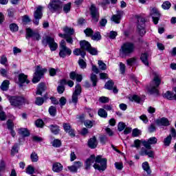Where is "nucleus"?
Returning <instances> with one entry per match:
<instances>
[{
    "mask_svg": "<svg viewBox=\"0 0 176 176\" xmlns=\"http://www.w3.org/2000/svg\"><path fill=\"white\" fill-rule=\"evenodd\" d=\"M93 167L95 170H98V171H105L107 170V158H102V156L98 155L96 157L95 155H91L89 158H87L85 162V170H90L91 168V165L93 163Z\"/></svg>",
    "mask_w": 176,
    "mask_h": 176,
    "instance_id": "nucleus-1",
    "label": "nucleus"
},
{
    "mask_svg": "<svg viewBox=\"0 0 176 176\" xmlns=\"http://www.w3.org/2000/svg\"><path fill=\"white\" fill-rule=\"evenodd\" d=\"M157 144V138L156 137H151L147 140H142V144L143 146L140 150V155L141 156H148V157H151V159L155 158V151H151L152 146L156 145Z\"/></svg>",
    "mask_w": 176,
    "mask_h": 176,
    "instance_id": "nucleus-2",
    "label": "nucleus"
},
{
    "mask_svg": "<svg viewBox=\"0 0 176 176\" xmlns=\"http://www.w3.org/2000/svg\"><path fill=\"white\" fill-rule=\"evenodd\" d=\"M153 75V80L150 84V86L146 87V89L150 94H159L157 87H159L160 83H162V77L160 76V74L156 72H154Z\"/></svg>",
    "mask_w": 176,
    "mask_h": 176,
    "instance_id": "nucleus-3",
    "label": "nucleus"
},
{
    "mask_svg": "<svg viewBox=\"0 0 176 176\" xmlns=\"http://www.w3.org/2000/svg\"><path fill=\"white\" fill-rule=\"evenodd\" d=\"M135 50V45L131 42H126L122 44L121 48L120 49V55L121 57H126V56H130L133 54Z\"/></svg>",
    "mask_w": 176,
    "mask_h": 176,
    "instance_id": "nucleus-4",
    "label": "nucleus"
},
{
    "mask_svg": "<svg viewBox=\"0 0 176 176\" xmlns=\"http://www.w3.org/2000/svg\"><path fill=\"white\" fill-rule=\"evenodd\" d=\"M8 100L10 101V104L12 107H14L15 108H21L24 104H25V98L23 96H8Z\"/></svg>",
    "mask_w": 176,
    "mask_h": 176,
    "instance_id": "nucleus-5",
    "label": "nucleus"
},
{
    "mask_svg": "<svg viewBox=\"0 0 176 176\" xmlns=\"http://www.w3.org/2000/svg\"><path fill=\"white\" fill-rule=\"evenodd\" d=\"M48 9L52 13L60 14L63 12V3L60 0H51L48 4Z\"/></svg>",
    "mask_w": 176,
    "mask_h": 176,
    "instance_id": "nucleus-6",
    "label": "nucleus"
},
{
    "mask_svg": "<svg viewBox=\"0 0 176 176\" xmlns=\"http://www.w3.org/2000/svg\"><path fill=\"white\" fill-rule=\"evenodd\" d=\"M42 44L44 46H49L51 52H56L57 50V47H58V44L56 43L54 41V38L50 36H46L45 37L43 38Z\"/></svg>",
    "mask_w": 176,
    "mask_h": 176,
    "instance_id": "nucleus-7",
    "label": "nucleus"
},
{
    "mask_svg": "<svg viewBox=\"0 0 176 176\" xmlns=\"http://www.w3.org/2000/svg\"><path fill=\"white\" fill-rule=\"evenodd\" d=\"M59 57L61 58H65L66 56H70L72 54V50L67 47V43L65 40H62L59 45Z\"/></svg>",
    "mask_w": 176,
    "mask_h": 176,
    "instance_id": "nucleus-8",
    "label": "nucleus"
},
{
    "mask_svg": "<svg viewBox=\"0 0 176 176\" xmlns=\"http://www.w3.org/2000/svg\"><path fill=\"white\" fill-rule=\"evenodd\" d=\"M46 72H47V69L42 68L40 65H37L32 79V82L38 83Z\"/></svg>",
    "mask_w": 176,
    "mask_h": 176,
    "instance_id": "nucleus-9",
    "label": "nucleus"
},
{
    "mask_svg": "<svg viewBox=\"0 0 176 176\" xmlns=\"http://www.w3.org/2000/svg\"><path fill=\"white\" fill-rule=\"evenodd\" d=\"M138 19V32L140 36H144L146 34L145 30V19L141 16H137Z\"/></svg>",
    "mask_w": 176,
    "mask_h": 176,
    "instance_id": "nucleus-10",
    "label": "nucleus"
},
{
    "mask_svg": "<svg viewBox=\"0 0 176 176\" xmlns=\"http://www.w3.org/2000/svg\"><path fill=\"white\" fill-rule=\"evenodd\" d=\"M26 39L32 38L33 41H41V34L38 32H34L31 28H26Z\"/></svg>",
    "mask_w": 176,
    "mask_h": 176,
    "instance_id": "nucleus-11",
    "label": "nucleus"
},
{
    "mask_svg": "<svg viewBox=\"0 0 176 176\" xmlns=\"http://www.w3.org/2000/svg\"><path fill=\"white\" fill-rule=\"evenodd\" d=\"M42 10H43V7L42 6H38L34 13V24L35 25H39V20L42 19V16H43V13H42Z\"/></svg>",
    "mask_w": 176,
    "mask_h": 176,
    "instance_id": "nucleus-12",
    "label": "nucleus"
},
{
    "mask_svg": "<svg viewBox=\"0 0 176 176\" xmlns=\"http://www.w3.org/2000/svg\"><path fill=\"white\" fill-rule=\"evenodd\" d=\"M80 93H82V87L80 86V84H76L75 90L72 96V102L74 105L78 104V97L80 96Z\"/></svg>",
    "mask_w": 176,
    "mask_h": 176,
    "instance_id": "nucleus-13",
    "label": "nucleus"
},
{
    "mask_svg": "<svg viewBox=\"0 0 176 176\" xmlns=\"http://www.w3.org/2000/svg\"><path fill=\"white\" fill-rule=\"evenodd\" d=\"M150 15L152 17L153 21L154 24H157L159 23V20H160V12H159V10L157 8H152V10L150 12Z\"/></svg>",
    "mask_w": 176,
    "mask_h": 176,
    "instance_id": "nucleus-14",
    "label": "nucleus"
},
{
    "mask_svg": "<svg viewBox=\"0 0 176 176\" xmlns=\"http://www.w3.org/2000/svg\"><path fill=\"white\" fill-rule=\"evenodd\" d=\"M89 10L93 20L97 23L98 21V19H100V12H98V8H96L94 4H91Z\"/></svg>",
    "mask_w": 176,
    "mask_h": 176,
    "instance_id": "nucleus-15",
    "label": "nucleus"
},
{
    "mask_svg": "<svg viewBox=\"0 0 176 176\" xmlns=\"http://www.w3.org/2000/svg\"><path fill=\"white\" fill-rule=\"evenodd\" d=\"M63 126L65 133H68L69 135L74 138V137H75V130L72 129V126H71V124L63 123Z\"/></svg>",
    "mask_w": 176,
    "mask_h": 176,
    "instance_id": "nucleus-16",
    "label": "nucleus"
},
{
    "mask_svg": "<svg viewBox=\"0 0 176 176\" xmlns=\"http://www.w3.org/2000/svg\"><path fill=\"white\" fill-rule=\"evenodd\" d=\"M27 78H28V76L23 73L19 75L18 79H19V86L23 87V85H24V83H26L27 85L30 83V80H28Z\"/></svg>",
    "mask_w": 176,
    "mask_h": 176,
    "instance_id": "nucleus-17",
    "label": "nucleus"
},
{
    "mask_svg": "<svg viewBox=\"0 0 176 176\" xmlns=\"http://www.w3.org/2000/svg\"><path fill=\"white\" fill-rule=\"evenodd\" d=\"M69 78L72 80H76V82H80L83 80V76L81 74H78L75 72H72L69 74Z\"/></svg>",
    "mask_w": 176,
    "mask_h": 176,
    "instance_id": "nucleus-18",
    "label": "nucleus"
},
{
    "mask_svg": "<svg viewBox=\"0 0 176 176\" xmlns=\"http://www.w3.org/2000/svg\"><path fill=\"white\" fill-rule=\"evenodd\" d=\"M98 145V142H97V138H96V136H94L93 138L89 140L88 146L89 148H91V149H96Z\"/></svg>",
    "mask_w": 176,
    "mask_h": 176,
    "instance_id": "nucleus-19",
    "label": "nucleus"
},
{
    "mask_svg": "<svg viewBox=\"0 0 176 176\" xmlns=\"http://www.w3.org/2000/svg\"><path fill=\"white\" fill-rule=\"evenodd\" d=\"M156 124H157V126H170V121H168V119L166 118H162L160 119H157L155 121Z\"/></svg>",
    "mask_w": 176,
    "mask_h": 176,
    "instance_id": "nucleus-20",
    "label": "nucleus"
},
{
    "mask_svg": "<svg viewBox=\"0 0 176 176\" xmlns=\"http://www.w3.org/2000/svg\"><path fill=\"white\" fill-rule=\"evenodd\" d=\"M123 15V11H120L117 14H114L111 17V21L116 23V24H119L120 20H122V16Z\"/></svg>",
    "mask_w": 176,
    "mask_h": 176,
    "instance_id": "nucleus-21",
    "label": "nucleus"
},
{
    "mask_svg": "<svg viewBox=\"0 0 176 176\" xmlns=\"http://www.w3.org/2000/svg\"><path fill=\"white\" fill-rule=\"evenodd\" d=\"M63 168V164L59 162H55L52 165V171H54V173H61Z\"/></svg>",
    "mask_w": 176,
    "mask_h": 176,
    "instance_id": "nucleus-22",
    "label": "nucleus"
},
{
    "mask_svg": "<svg viewBox=\"0 0 176 176\" xmlns=\"http://www.w3.org/2000/svg\"><path fill=\"white\" fill-rule=\"evenodd\" d=\"M48 128L50 129L51 133L55 135H57V134L60 133V126L57 124H51L48 126Z\"/></svg>",
    "mask_w": 176,
    "mask_h": 176,
    "instance_id": "nucleus-23",
    "label": "nucleus"
},
{
    "mask_svg": "<svg viewBox=\"0 0 176 176\" xmlns=\"http://www.w3.org/2000/svg\"><path fill=\"white\" fill-rule=\"evenodd\" d=\"M46 90V85L43 82H41L38 84L37 91H36V94L37 96H42L43 91Z\"/></svg>",
    "mask_w": 176,
    "mask_h": 176,
    "instance_id": "nucleus-24",
    "label": "nucleus"
},
{
    "mask_svg": "<svg viewBox=\"0 0 176 176\" xmlns=\"http://www.w3.org/2000/svg\"><path fill=\"white\" fill-rule=\"evenodd\" d=\"M80 46L81 49H83L84 50H86L87 52L88 50L91 47V45H90V43H89L88 41L83 40L80 41Z\"/></svg>",
    "mask_w": 176,
    "mask_h": 176,
    "instance_id": "nucleus-25",
    "label": "nucleus"
},
{
    "mask_svg": "<svg viewBox=\"0 0 176 176\" xmlns=\"http://www.w3.org/2000/svg\"><path fill=\"white\" fill-rule=\"evenodd\" d=\"M148 54L146 53L142 54L140 56V60L142 63H143L146 67H149V61L148 60Z\"/></svg>",
    "mask_w": 176,
    "mask_h": 176,
    "instance_id": "nucleus-26",
    "label": "nucleus"
},
{
    "mask_svg": "<svg viewBox=\"0 0 176 176\" xmlns=\"http://www.w3.org/2000/svg\"><path fill=\"white\" fill-rule=\"evenodd\" d=\"M73 53L75 56H81L82 58H85V56H86V52L79 49L76 48L73 51Z\"/></svg>",
    "mask_w": 176,
    "mask_h": 176,
    "instance_id": "nucleus-27",
    "label": "nucleus"
},
{
    "mask_svg": "<svg viewBox=\"0 0 176 176\" xmlns=\"http://www.w3.org/2000/svg\"><path fill=\"white\" fill-rule=\"evenodd\" d=\"M9 85H10V82H9V80H5L1 87L0 89L3 91H8V90H9Z\"/></svg>",
    "mask_w": 176,
    "mask_h": 176,
    "instance_id": "nucleus-28",
    "label": "nucleus"
},
{
    "mask_svg": "<svg viewBox=\"0 0 176 176\" xmlns=\"http://www.w3.org/2000/svg\"><path fill=\"white\" fill-rule=\"evenodd\" d=\"M19 134L22 137H30V131L27 129L21 128L19 129Z\"/></svg>",
    "mask_w": 176,
    "mask_h": 176,
    "instance_id": "nucleus-29",
    "label": "nucleus"
},
{
    "mask_svg": "<svg viewBox=\"0 0 176 176\" xmlns=\"http://www.w3.org/2000/svg\"><path fill=\"white\" fill-rule=\"evenodd\" d=\"M63 31L66 35H68V36H71V35H74V33L75 32V30L71 28H68V26H66L63 28Z\"/></svg>",
    "mask_w": 176,
    "mask_h": 176,
    "instance_id": "nucleus-30",
    "label": "nucleus"
},
{
    "mask_svg": "<svg viewBox=\"0 0 176 176\" xmlns=\"http://www.w3.org/2000/svg\"><path fill=\"white\" fill-rule=\"evenodd\" d=\"M98 115L100 118H104V119H106V118H108V113L104 109H99L98 111Z\"/></svg>",
    "mask_w": 176,
    "mask_h": 176,
    "instance_id": "nucleus-31",
    "label": "nucleus"
},
{
    "mask_svg": "<svg viewBox=\"0 0 176 176\" xmlns=\"http://www.w3.org/2000/svg\"><path fill=\"white\" fill-rule=\"evenodd\" d=\"M113 86H115V82L112 80L107 81L104 85V89H107V90H112L113 89Z\"/></svg>",
    "mask_w": 176,
    "mask_h": 176,
    "instance_id": "nucleus-32",
    "label": "nucleus"
},
{
    "mask_svg": "<svg viewBox=\"0 0 176 176\" xmlns=\"http://www.w3.org/2000/svg\"><path fill=\"white\" fill-rule=\"evenodd\" d=\"M90 80L91 82H92V86H94V87H96V86H97V82H98V78H97V75L92 73L91 74Z\"/></svg>",
    "mask_w": 176,
    "mask_h": 176,
    "instance_id": "nucleus-33",
    "label": "nucleus"
},
{
    "mask_svg": "<svg viewBox=\"0 0 176 176\" xmlns=\"http://www.w3.org/2000/svg\"><path fill=\"white\" fill-rule=\"evenodd\" d=\"M0 64H1V65H4L5 67H8L9 65L8 64V58L6 56L3 55L0 57Z\"/></svg>",
    "mask_w": 176,
    "mask_h": 176,
    "instance_id": "nucleus-34",
    "label": "nucleus"
},
{
    "mask_svg": "<svg viewBox=\"0 0 176 176\" xmlns=\"http://www.w3.org/2000/svg\"><path fill=\"white\" fill-rule=\"evenodd\" d=\"M142 168L144 171L147 172V174H151V168L149 167V164L148 162H145L142 164Z\"/></svg>",
    "mask_w": 176,
    "mask_h": 176,
    "instance_id": "nucleus-35",
    "label": "nucleus"
},
{
    "mask_svg": "<svg viewBox=\"0 0 176 176\" xmlns=\"http://www.w3.org/2000/svg\"><path fill=\"white\" fill-rule=\"evenodd\" d=\"M26 173L29 174V175H32V174H35V168L32 166L29 165L26 168Z\"/></svg>",
    "mask_w": 176,
    "mask_h": 176,
    "instance_id": "nucleus-36",
    "label": "nucleus"
},
{
    "mask_svg": "<svg viewBox=\"0 0 176 176\" xmlns=\"http://www.w3.org/2000/svg\"><path fill=\"white\" fill-rule=\"evenodd\" d=\"M6 126H7V129L8 130H13L14 129V123H13V120H8L6 122Z\"/></svg>",
    "mask_w": 176,
    "mask_h": 176,
    "instance_id": "nucleus-37",
    "label": "nucleus"
},
{
    "mask_svg": "<svg viewBox=\"0 0 176 176\" xmlns=\"http://www.w3.org/2000/svg\"><path fill=\"white\" fill-rule=\"evenodd\" d=\"M95 122L96 121H94V120H86L84 122V124L88 129H91L93 127V124H94Z\"/></svg>",
    "mask_w": 176,
    "mask_h": 176,
    "instance_id": "nucleus-38",
    "label": "nucleus"
},
{
    "mask_svg": "<svg viewBox=\"0 0 176 176\" xmlns=\"http://www.w3.org/2000/svg\"><path fill=\"white\" fill-rule=\"evenodd\" d=\"M48 112L50 115H51V116H56V114L57 113V109L56 108V107L51 106L49 108Z\"/></svg>",
    "mask_w": 176,
    "mask_h": 176,
    "instance_id": "nucleus-39",
    "label": "nucleus"
},
{
    "mask_svg": "<svg viewBox=\"0 0 176 176\" xmlns=\"http://www.w3.org/2000/svg\"><path fill=\"white\" fill-rule=\"evenodd\" d=\"M171 140H173V138L171 137V135H169L167 138L164 139V145L165 146H170V144H171Z\"/></svg>",
    "mask_w": 176,
    "mask_h": 176,
    "instance_id": "nucleus-40",
    "label": "nucleus"
},
{
    "mask_svg": "<svg viewBox=\"0 0 176 176\" xmlns=\"http://www.w3.org/2000/svg\"><path fill=\"white\" fill-rule=\"evenodd\" d=\"M84 33L85 34L86 36L91 38V36H93V34H94V32L91 28H88L84 30Z\"/></svg>",
    "mask_w": 176,
    "mask_h": 176,
    "instance_id": "nucleus-41",
    "label": "nucleus"
},
{
    "mask_svg": "<svg viewBox=\"0 0 176 176\" xmlns=\"http://www.w3.org/2000/svg\"><path fill=\"white\" fill-rule=\"evenodd\" d=\"M30 159L32 162H33V163H36V162H38V160H39V157H38V154H36V153L33 152L30 155Z\"/></svg>",
    "mask_w": 176,
    "mask_h": 176,
    "instance_id": "nucleus-42",
    "label": "nucleus"
},
{
    "mask_svg": "<svg viewBox=\"0 0 176 176\" xmlns=\"http://www.w3.org/2000/svg\"><path fill=\"white\" fill-rule=\"evenodd\" d=\"M19 153V144H15L11 150V155L12 156H14V155H16V153Z\"/></svg>",
    "mask_w": 176,
    "mask_h": 176,
    "instance_id": "nucleus-43",
    "label": "nucleus"
},
{
    "mask_svg": "<svg viewBox=\"0 0 176 176\" xmlns=\"http://www.w3.org/2000/svg\"><path fill=\"white\" fill-rule=\"evenodd\" d=\"M91 38L93 41H100L101 34L99 32H96L94 35L92 34Z\"/></svg>",
    "mask_w": 176,
    "mask_h": 176,
    "instance_id": "nucleus-44",
    "label": "nucleus"
},
{
    "mask_svg": "<svg viewBox=\"0 0 176 176\" xmlns=\"http://www.w3.org/2000/svg\"><path fill=\"white\" fill-rule=\"evenodd\" d=\"M88 53L91 54L92 56H97L98 54V51L93 47H89V50H88Z\"/></svg>",
    "mask_w": 176,
    "mask_h": 176,
    "instance_id": "nucleus-45",
    "label": "nucleus"
},
{
    "mask_svg": "<svg viewBox=\"0 0 176 176\" xmlns=\"http://www.w3.org/2000/svg\"><path fill=\"white\" fill-rule=\"evenodd\" d=\"M43 102H45L43 98H41V97L36 98V101H35L36 105H38V107H41V105H43Z\"/></svg>",
    "mask_w": 176,
    "mask_h": 176,
    "instance_id": "nucleus-46",
    "label": "nucleus"
},
{
    "mask_svg": "<svg viewBox=\"0 0 176 176\" xmlns=\"http://www.w3.org/2000/svg\"><path fill=\"white\" fill-rule=\"evenodd\" d=\"M162 8L164 10H168V9L171 8V3H170V1H165L162 5Z\"/></svg>",
    "mask_w": 176,
    "mask_h": 176,
    "instance_id": "nucleus-47",
    "label": "nucleus"
},
{
    "mask_svg": "<svg viewBox=\"0 0 176 176\" xmlns=\"http://www.w3.org/2000/svg\"><path fill=\"white\" fill-rule=\"evenodd\" d=\"M141 144H142V140H135L134 141V144L131 145L132 148H137L138 149V148H140L141 146Z\"/></svg>",
    "mask_w": 176,
    "mask_h": 176,
    "instance_id": "nucleus-48",
    "label": "nucleus"
},
{
    "mask_svg": "<svg viewBox=\"0 0 176 176\" xmlns=\"http://www.w3.org/2000/svg\"><path fill=\"white\" fill-rule=\"evenodd\" d=\"M10 29L12 32H17L19 31V26L16 23H11L10 25Z\"/></svg>",
    "mask_w": 176,
    "mask_h": 176,
    "instance_id": "nucleus-49",
    "label": "nucleus"
},
{
    "mask_svg": "<svg viewBox=\"0 0 176 176\" xmlns=\"http://www.w3.org/2000/svg\"><path fill=\"white\" fill-rule=\"evenodd\" d=\"M173 97H174V95L170 91H166L164 94V98H167V100H173Z\"/></svg>",
    "mask_w": 176,
    "mask_h": 176,
    "instance_id": "nucleus-50",
    "label": "nucleus"
},
{
    "mask_svg": "<svg viewBox=\"0 0 176 176\" xmlns=\"http://www.w3.org/2000/svg\"><path fill=\"white\" fill-rule=\"evenodd\" d=\"M52 146L54 148H60L61 146V140L56 139L52 142Z\"/></svg>",
    "mask_w": 176,
    "mask_h": 176,
    "instance_id": "nucleus-51",
    "label": "nucleus"
},
{
    "mask_svg": "<svg viewBox=\"0 0 176 176\" xmlns=\"http://www.w3.org/2000/svg\"><path fill=\"white\" fill-rule=\"evenodd\" d=\"M100 141L101 144H102V145H105V144H107V142H108V137H107V135H102L100 137Z\"/></svg>",
    "mask_w": 176,
    "mask_h": 176,
    "instance_id": "nucleus-52",
    "label": "nucleus"
},
{
    "mask_svg": "<svg viewBox=\"0 0 176 176\" xmlns=\"http://www.w3.org/2000/svg\"><path fill=\"white\" fill-rule=\"evenodd\" d=\"M98 64L99 65L100 69L102 71H105V69H107V65L102 62V60H98Z\"/></svg>",
    "mask_w": 176,
    "mask_h": 176,
    "instance_id": "nucleus-53",
    "label": "nucleus"
},
{
    "mask_svg": "<svg viewBox=\"0 0 176 176\" xmlns=\"http://www.w3.org/2000/svg\"><path fill=\"white\" fill-rule=\"evenodd\" d=\"M71 11V3H68L63 6V12L69 13Z\"/></svg>",
    "mask_w": 176,
    "mask_h": 176,
    "instance_id": "nucleus-54",
    "label": "nucleus"
},
{
    "mask_svg": "<svg viewBox=\"0 0 176 176\" xmlns=\"http://www.w3.org/2000/svg\"><path fill=\"white\" fill-rule=\"evenodd\" d=\"M141 135V131L138 129H134L132 131V137H138Z\"/></svg>",
    "mask_w": 176,
    "mask_h": 176,
    "instance_id": "nucleus-55",
    "label": "nucleus"
},
{
    "mask_svg": "<svg viewBox=\"0 0 176 176\" xmlns=\"http://www.w3.org/2000/svg\"><path fill=\"white\" fill-rule=\"evenodd\" d=\"M78 65L80 67V68L82 69H85V68H86V67H87L86 62H85V60H83V59L78 60Z\"/></svg>",
    "mask_w": 176,
    "mask_h": 176,
    "instance_id": "nucleus-56",
    "label": "nucleus"
},
{
    "mask_svg": "<svg viewBox=\"0 0 176 176\" xmlns=\"http://www.w3.org/2000/svg\"><path fill=\"white\" fill-rule=\"evenodd\" d=\"M116 36H118V32L111 31L109 35L110 39H116Z\"/></svg>",
    "mask_w": 176,
    "mask_h": 176,
    "instance_id": "nucleus-57",
    "label": "nucleus"
},
{
    "mask_svg": "<svg viewBox=\"0 0 176 176\" xmlns=\"http://www.w3.org/2000/svg\"><path fill=\"white\" fill-rule=\"evenodd\" d=\"M74 166L78 170V169L80 168V167L83 166V163L80 161H76L74 162Z\"/></svg>",
    "mask_w": 176,
    "mask_h": 176,
    "instance_id": "nucleus-58",
    "label": "nucleus"
},
{
    "mask_svg": "<svg viewBox=\"0 0 176 176\" xmlns=\"http://www.w3.org/2000/svg\"><path fill=\"white\" fill-rule=\"evenodd\" d=\"M49 72H50V76H56V75H57V69L53 67H50L49 69Z\"/></svg>",
    "mask_w": 176,
    "mask_h": 176,
    "instance_id": "nucleus-59",
    "label": "nucleus"
},
{
    "mask_svg": "<svg viewBox=\"0 0 176 176\" xmlns=\"http://www.w3.org/2000/svg\"><path fill=\"white\" fill-rule=\"evenodd\" d=\"M137 58H131L126 60L127 65H130V67L133 66V64L135 63Z\"/></svg>",
    "mask_w": 176,
    "mask_h": 176,
    "instance_id": "nucleus-60",
    "label": "nucleus"
},
{
    "mask_svg": "<svg viewBox=\"0 0 176 176\" xmlns=\"http://www.w3.org/2000/svg\"><path fill=\"white\" fill-rule=\"evenodd\" d=\"M126 129V124L124 122L118 123V131H123Z\"/></svg>",
    "mask_w": 176,
    "mask_h": 176,
    "instance_id": "nucleus-61",
    "label": "nucleus"
},
{
    "mask_svg": "<svg viewBox=\"0 0 176 176\" xmlns=\"http://www.w3.org/2000/svg\"><path fill=\"white\" fill-rule=\"evenodd\" d=\"M59 104H60V107H64V105H65V104H67V99L65 98V97L63 96L60 98Z\"/></svg>",
    "mask_w": 176,
    "mask_h": 176,
    "instance_id": "nucleus-62",
    "label": "nucleus"
},
{
    "mask_svg": "<svg viewBox=\"0 0 176 176\" xmlns=\"http://www.w3.org/2000/svg\"><path fill=\"white\" fill-rule=\"evenodd\" d=\"M0 120L1 122L6 120V113L3 111H0Z\"/></svg>",
    "mask_w": 176,
    "mask_h": 176,
    "instance_id": "nucleus-63",
    "label": "nucleus"
},
{
    "mask_svg": "<svg viewBox=\"0 0 176 176\" xmlns=\"http://www.w3.org/2000/svg\"><path fill=\"white\" fill-rule=\"evenodd\" d=\"M115 166H116V168H117V170H122L123 168V163L122 162H116L115 163Z\"/></svg>",
    "mask_w": 176,
    "mask_h": 176,
    "instance_id": "nucleus-64",
    "label": "nucleus"
}]
</instances>
